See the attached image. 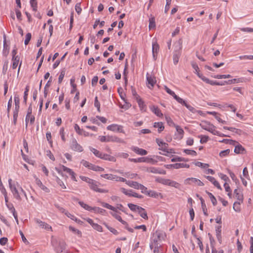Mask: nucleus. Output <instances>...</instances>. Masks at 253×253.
Instances as JSON below:
<instances>
[{"mask_svg":"<svg viewBox=\"0 0 253 253\" xmlns=\"http://www.w3.org/2000/svg\"><path fill=\"white\" fill-rule=\"evenodd\" d=\"M66 248V244L64 241L59 242L58 246L55 248V251L57 253H62L65 251Z\"/></svg>","mask_w":253,"mask_h":253,"instance_id":"f8f14e48","label":"nucleus"},{"mask_svg":"<svg viewBox=\"0 0 253 253\" xmlns=\"http://www.w3.org/2000/svg\"><path fill=\"white\" fill-rule=\"evenodd\" d=\"M121 191L122 192H123L124 194L126 195H127L129 197H132V195L133 194V191L130 189V190H127L124 188H121Z\"/></svg>","mask_w":253,"mask_h":253,"instance_id":"a878e982","label":"nucleus"},{"mask_svg":"<svg viewBox=\"0 0 253 253\" xmlns=\"http://www.w3.org/2000/svg\"><path fill=\"white\" fill-rule=\"evenodd\" d=\"M234 193L235 195L236 198L241 203L243 201V196L242 194L239 193L238 190L236 189L234 191Z\"/></svg>","mask_w":253,"mask_h":253,"instance_id":"473e14b6","label":"nucleus"},{"mask_svg":"<svg viewBox=\"0 0 253 253\" xmlns=\"http://www.w3.org/2000/svg\"><path fill=\"white\" fill-rule=\"evenodd\" d=\"M51 77L50 78L49 80L47 82L44 88V97L45 98L46 97L48 93V91L47 89H46V87H48L50 86V83L51 81Z\"/></svg>","mask_w":253,"mask_h":253,"instance_id":"c03bdc74","label":"nucleus"},{"mask_svg":"<svg viewBox=\"0 0 253 253\" xmlns=\"http://www.w3.org/2000/svg\"><path fill=\"white\" fill-rule=\"evenodd\" d=\"M156 142L158 145L161 147L160 149L162 151H167L168 148V144L164 142L162 140H161L159 139H156Z\"/></svg>","mask_w":253,"mask_h":253,"instance_id":"4468645a","label":"nucleus"},{"mask_svg":"<svg viewBox=\"0 0 253 253\" xmlns=\"http://www.w3.org/2000/svg\"><path fill=\"white\" fill-rule=\"evenodd\" d=\"M65 69L64 68L61 71V72H60V74L59 76V78H58V83L59 84H61L63 81V79L65 76Z\"/></svg>","mask_w":253,"mask_h":253,"instance_id":"4c0bfd02","label":"nucleus"},{"mask_svg":"<svg viewBox=\"0 0 253 253\" xmlns=\"http://www.w3.org/2000/svg\"><path fill=\"white\" fill-rule=\"evenodd\" d=\"M146 80L148 87L149 88H152L156 83L155 78L149 75L148 73H147L146 75Z\"/></svg>","mask_w":253,"mask_h":253,"instance_id":"0eeeda50","label":"nucleus"},{"mask_svg":"<svg viewBox=\"0 0 253 253\" xmlns=\"http://www.w3.org/2000/svg\"><path fill=\"white\" fill-rule=\"evenodd\" d=\"M30 4L33 8V10L35 11H37V2L36 0H30Z\"/></svg>","mask_w":253,"mask_h":253,"instance_id":"09e8293b","label":"nucleus"},{"mask_svg":"<svg viewBox=\"0 0 253 253\" xmlns=\"http://www.w3.org/2000/svg\"><path fill=\"white\" fill-rule=\"evenodd\" d=\"M126 183L129 186L136 189H139V183L136 181L126 180L125 181Z\"/></svg>","mask_w":253,"mask_h":253,"instance_id":"dca6fc26","label":"nucleus"},{"mask_svg":"<svg viewBox=\"0 0 253 253\" xmlns=\"http://www.w3.org/2000/svg\"><path fill=\"white\" fill-rule=\"evenodd\" d=\"M1 193L3 194V195L4 196V200H5V205H6L7 204H9L8 203V197H7V192H6V190H5V189L4 188H3V189H1Z\"/></svg>","mask_w":253,"mask_h":253,"instance_id":"4d7b16f0","label":"nucleus"},{"mask_svg":"<svg viewBox=\"0 0 253 253\" xmlns=\"http://www.w3.org/2000/svg\"><path fill=\"white\" fill-rule=\"evenodd\" d=\"M101 176L108 180H115L116 181L125 182L126 181V179L123 177L117 176L112 174H103L101 175Z\"/></svg>","mask_w":253,"mask_h":253,"instance_id":"7ed1b4c3","label":"nucleus"},{"mask_svg":"<svg viewBox=\"0 0 253 253\" xmlns=\"http://www.w3.org/2000/svg\"><path fill=\"white\" fill-rule=\"evenodd\" d=\"M149 29H151L152 28H154L156 27L155 18L154 17H152L149 19Z\"/></svg>","mask_w":253,"mask_h":253,"instance_id":"79ce46f5","label":"nucleus"},{"mask_svg":"<svg viewBox=\"0 0 253 253\" xmlns=\"http://www.w3.org/2000/svg\"><path fill=\"white\" fill-rule=\"evenodd\" d=\"M127 206L133 211H137L138 210L140 209L142 210L141 209L139 208V206L133 204L129 203L127 204Z\"/></svg>","mask_w":253,"mask_h":253,"instance_id":"c756f323","label":"nucleus"},{"mask_svg":"<svg viewBox=\"0 0 253 253\" xmlns=\"http://www.w3.org/2000/svg\"><path fill=\"white\" fill-rule=\"evenodd\" d=\"M123 175L128 178L132 179L135 178L136 176H137V174L136 173H130L129 172H126L125 173V174H124Z\"/></svg>","mask_w":253,"mask_h":253,"instance_id":"bf43d9fd","label":"nucleus"},{"mask_svg":"<svg viewBox=\"0 0 253 253\" xmlns=\"http://www.w3.org/2000/svg\"><path fill=\"white\" fill-rule=\"evenodd\" d=\"M242 79L241 78H238V79H234L232 80H230L227 81H224V83L226 84H235V83H238L240 82H242Z\"/></svg>","mask_w":253,"mask_h":253,"instance_id":"72a5a7b5","label":"nucleus"},{"mask_svg":"<svg viewBox=\"0 0 253 253\" xmlns=\"http://www.w3.org/2000/svg\"><path fill=\"white\" fill-rule=\"evenodd\" d=\"M180 55V53L177 52V51L176 50L175 52L173 53V63L176 65L178 63L179 61V58Z\"/></svg>","mask_w":253,"mask_h":253,"instance_id":"c85d7f7f","label":"nucleus"},{"mask_svg":"<svg viewBox=\"0 0 253 253\" xmlns=\"http://www.w3.org/2000/svg\"><path fill=\"white\" fill-rule=\"evenodd\" d=\"M104 225L106 227V228L112 233L114 235H118L119 234L118 232L115 229L109 226L107 223H104Z\"/></svg>","mask_w":253,"mask_h":253,"instance_id":"ea45409f","label":"nucleus"},{"mask_svg":"<svg viewBox=\"0 0 253 253\" xmlns=\"http://www.w3.org/2000/svg\"><path fill=\"white\" fill-rule=\"evenodd\" d=\"M131 150L135 153L141 156L146 155L148 154V152L146 150L136 146H132Z\"/></svg>","mask_w":253,"mask_h":253,"instance_id":"1a4fd4ad","label":"nucleus"},{"mask_svg":"<svg viewBox=\"0 0 253 253\" xmlns=\"http://www.w3.org/2000/svg\"><path fill=\"white\" fill-rule=\"evenodd\" d=\"M216 235L217 239V240L219 241L220 243H221L222 242V237H221V226L219 225L216 227Z\"/></svg>","mask_w":253,"mask_h":253,"instance_id":"a211bd4d","label":"nucleus"},{"mask_svg":"<svg viewBox=\"0 0 253 253\" xmlns=\"http://www.w3.org/2000/svg\"><path fill=\"white\" fill-rule=\"evenodd\" d=\"M181 40H179L177 42H176L174 44V52H175V51L177 50V52L180 53V50L182 48V45H181Z\"/></svg>","mask_w":253,"mask_h":253,"instance_id":"412c9836","label":"nucleus"},{"mask_svg":"<svg viewBox=\"0 0 253 253\" xmlns=\"http://www.w3.org/2000/svg\"><path fill=\"white\" fill-rule=\"evenodd\" d=\"M173 98L179 103L185 106L188 109H189L190 106L182 98L175 95Z\"/></svg>","mask_w":253,"mask_h":253,"instance_id":"aec40b11","label":"nucleus"},{"mask_svg":"<svg viewBox=\"0 0 253 253\" xmlns=\"http://www.w3.org/2000/svg\"><path fill=\"white\" fill-rule=\"evenodd\" d=\"M7 208L8 209L9 211L13 214V213L16 212L13 206V204L11 203L7 204L6 205Z\"/></svg>","mask_w":253,"mask_h":253,"instance_id":"680f3d73","label":"nucleus"},{"mask_svg":"<svg viewBox=\"0 0 253 253\" xmlns=\"http://www.w3.org/2000/svg\"><path fill=\"white\" fill-rule=\"evenodd\" d=\"M62 169L63 171L66 172L69 174H70L71 176V178L75 181H77V180L76 178V173L72 170V169L65 167V166H61Z\"/></svg>","mask_w":253,"mask_h":253,"instance_id":"9b49d317","label":"nucleus"},{"mask_svg":"<svg viewBox=\"0 0 253 253\" xmlns=\"http://www.w3.org/2000/svg\"><path fill=\"white\" fill-rule=\"evenodd\" d=\"M3 54L5 56H7L9 53V45L6 44V36L4 35L3 37Z\"/></svg>","mask_w":253,"mask_h":253,"instance_id":"f3484780","label":"nucleus"},{"mask_svg":"<svg viewBox=\"0 0 253 253\" xmlns=\"http://www.w3.org/2000/svg\"><path fill=\"white\" fill-rule=\"evenodd\" d=\"M12 179H8V184H9V186L10 190H11V192L12 193L15 199H16L17 200H18L19 201H21L22 199L21 196H20L21 193L18 191V190L16 188V184L12 183ZM18 183L16 182V185H18Z\"/></svg>","mask_w":253,"mask_h":253,"instance_id":"f257e3e1","label":"nucleus"},{"mask_svg":"<svg viewBox=\"0 0 253 253\" xmlns=\"http://www.w3.org/2000/svg\"><path fill=\"white\" fill-rule=\"evenodd\" d=\"M81 164L85 167L88 168L89 169H90L91 166L92 165V164L84 160L81 161Z\"/></svg>","mask_w":253,"mask_h":253,"instance_id":"69168bd1","label":"nucleus"},{"mask_svg":"<svg viewBox=\"0 0 253 253\" xmlns=\"http://www.w3.org/2000/svg\"><path fill=\"white\" fill-rule=\"evenodd\" d=\"M159 50V45L157 42H153L152 44V53L154 60L157 58V54Z\"/></svg>","mask_w":253,"mask_h":253,"instance_id":"ddd939ff","label":"nucleus"},{"mask_svg":"<svg viewBox=\"0 0 253 253\" xmlns=\"http://www.w3.org/2000/svg\"><path fill=\"white\" fill-rule=\"evenodd\" d=\"M147 171L156 174H165L166 173V171L164 169L155 167H150L147 168Z\"/></svg>","mask_w":253,"mask_h":253,"instance_id":"39448f33","label":"nucleus"},{"mask_svg":"<svg viewBox=\"0 0 253 253\" xmlns=\"http://www.w3.org/2000/svg\"><path fill=\"white\" fill-rule=\"evenodd\" d=\"M168 185L176 188L178 186L179 184L175 181L169 180Z\"/></svg>","mask_w":253,"mask_h":253,"instance_id":"774afa93","label":"nucleus"},{"mask_svg":"<svg viewBox=\"0 0 253 253\" xmlns=\"http://www.w3.org/2000/svg\"><path fill=\"white\" fill-rule=\"evenodd\" d=\"M245 151L244 148L240 144H238L235 146L234 149V152L236 154H243Z\"/></svg>","mask_w":253,"mask_h":253,"instance_id":"5701e85b","label":"nucleus"},{"mask_svg":"<svg viewBox=\"0 0 253 253\" xmlns=\"http://www.w3.org/2000/svg\"><path fill=\"white\" fill-rule=\"evenodd\" d=\"M196 166L201 168L202 169H206L209 167V165L208 164L203 163L200 162H193Z\"/></svg>","mask_w":253,"mask_h":253,"instance_id":"2f4dec72","label":"nucleus"},{"mask_svg":"<svg viewBox=\"0 0 253 253\" xmlns=\"http://www.w3.org/2000/svg\"><path fill=\"white\" fill-rule=\"evenodd\" d=\"M198 76L204 82L210 84L211 80L204 77L202 74L198 73Z\"/></svg>","mask_w":253,"mask_h":253,"instance_id":"de8ad7c7","label":"nucleus"},{"mask_svg":"<svg viewBox=\"0 0 253 253\" xmlns=\"http://www.w3.org/2000/svg\"><path fill=\"white\" fill-rule=\"evenodd\" d=\"M95 230L99 231V232H102V227L97 223H95L93 224V226H92Z\"/></svg>","mask_w":253,"mask_h":253,"instance_id":"0e129e2a","label":"nucleus"},{"mask_svg":"<svg viewBox=\"0 0 253 253\" xmlns=\"http://www.w3.org/2000/svg\"><path fill=\"white\" fill-rule=\"evenodd\" d=\"M108 142H112L120 143H125V141L121 138L118 137L115 135H108Z\"/></svg>","mask_w":253,"mask_h":253,"instance_id":"9d476101","label":"nucleus"},{"mask_svg":"<svg viewBox=\"0 0 253 253\" xmlns=\"http://www.w3.org/2000/svg\"><path fill=\"white\" fill-rule=\"evenodd\" d=\"M35 221L36 222V223L37 224H38V225L40 227H41L43 229H46L47 230L51 229V227L49 225H48L47 223H46L43 221H42L40 219L35 218Z\"/></svg>","mask_w":253,"mask_h":253,"instance_id":"423d86ee","label":"nucleus"},{"mask_svg":"<svg viewBox=\"0 0 253 253\" xmlns=\"http://www.w3.org/2000/svg\"><path fill=\"white\" fill-rule=\"evenodd\" d=\"M137 103L141 110L145 111L146 106L144 102L140 98L137 99Z\"/></svg>","mask_w":253,"mask_h":253,"instance_id":"f704fd0d","label":"nucleus"},{"mask_svg":"<svg viewBox=\"0 0 253 253\" xmlns=\"http://www.w3.org/2000/svg\"><path fill=\"white\" fill-rule=\"evenodd\" d=\"M56 181L58 184L63 189H66V186L64 184L63 182L57 176H56Z\"/></svg>","mask_w":253,"mask_h":253,"instance_id":"864d4df0","label":"nucleus"},{"mask_svg":"<svg viewBox=\"0 0 253 253\" xmlns=\"http://www.w3.org/2000/svg\"><path fill=\"white\" fill-rule=\"evenodd\" d=\"M221 142L225 143L226 144H229L230 145H234L235 143H238L235 140H233L232 139H223L222 140L220 141Z\"/></svg>","mask_w":253,"mask_h":253,"instance_id":"a19ab883","label":"nucleus"},{"mask_svg":"<svg viewBox=\"0 0 253 253\" xmlns=\"http://www.w3.org/2000/svg\"><path fill=\"white\" fill-rule=\"evenodd\" d=\"M191 181L198 186H202L204 185V183L200 180L195 178L191 177Z\"/></svg>","mask_w":253,"mask_h":253,"instance_id":"58836bf2","label":"nucleus"},{"mask_svg":"<svg viewBox=\"0 0 253 253\" xmlns=\"http://www.w3.org/2000/svg\"><path fill=\"white\" fill-rule=\"evenodd\" d=\"M89 149L90 151L91 152H92L96 157L99 158H100V157H101V156H102L101 152H100L97 149H96L92 147H89Z\"/></svg>","mask_w":253,"mask_h":253,"instance_id":"cd10ccee","label":"nucleus"},{"mask_svg":"<svg viewBox=\"0 0 253 253\" xmlns=\"http://www.w3.org/2000/svg\"><path fill=\"white\" fill-rule=\"evenodd\" d=\"M200 126L202 128L209 131L212 134L213 133V131L215 130V126L207 121H202L200 124Z\"/></svg>","mask_w":253,"mask_h":253,"instance_id":"f03ea898","label":"nucleus"},{"mask_svg":"<svg viewBox=\"0 0 253 253\" xmlns=\"http://www.w3.org/2000/svg\"><path fill=\"white\" fill-rule=\"evenodd\" d=\"M228 172H229V174L231 177V178H232V179L235 181V182H236L237 181H238V179L237 178V177H236L235 174L232 172L231 170H228Z\"/></svg>","mask_w":253,"mask_h":253,"instance_id":"338daca9","label":"nucleus"},{"mask_svg":"<svg viewBox=\"0 0 253 253\" xmlns=\"http://www.w3.org/2000/svg\"><path fill=\"white\" fill-rule=\"evenodd\" d=\"M90 169L93 170L95 171H103L104 170L103 168L98 166L94 165L92 164L91 166Z\"/></svg>","mask_w":253,"mask_h":253,"instance_id":"c9c22d12","label":"nucleus"},{"mask_svg":"<svg viewBox=\"0 0 253 253\" xmlns=\"http://www.w3.org/2000/svg\"><path fill=\"white\" fill-rule=\"evenodd\" d=\"M32 104H31L28 107V111H27V114L26 117V127L27 126V117H30L32 115Z\"/></svg>","mask_w":253,"mask_h":253,"instance_id":"49530a36","label":"nucleus"},{"mask_svg":"<svg viewBox=\"0 0 253 253\" xmlns=\"http://www.w3.org/2000/svg\"><path fill=\"white\" fill-rule=\"evenodd\" d=\"M214 78H215V79H227V78H230L231 77V75H229V74H228V75H216V76H214V77H213Z\"/></svg>","mask_w":253,"mask_h":253,"instance_id":"a18cd8bd","label":"nucleus"},{"mask_svg":"<svg viewBox=\"0 0 253 253\" xmlns=\"http://www.w3.org/2000/svg\"><path fill=\"white\" fill-rule=\"evenodd\" d=\"M75 10H76V11L77 12V13L78 14H81V13L82 12V9L81 7V3L80 2H78V3H77L76 4V5H75Z\"/></svg>","mask_w":253,"mask_h":253,"instance_id":"13d9d810","label":"nucleus"},{"mask_svg":"<svg viewBox=\"0 0 253 253\" xmlns=\"http://www.w3.org/2000/svg\"><path fill=\"white\" fill-rule=\"evenodd\" d=\"M19 59L20 57L18 55H17V57L12 58V60L13 61L12 68L13 69H15L17 68Z\"/></svg>","mask_w":253,"mask_h":253,"instance_id":"bb28decb","label":"nucleus"},{"mask_svg":"<svg viewBox=\"0 0 253 253\" xmlns=\"http://www.w3.org/2000/svg\"><path fill=\"white\" fill-rule=\"evenodd\" d=\"M147 195L151 197L156 198L158 197V194L154 191L149 190L147 193Z\"/></svg>","mask_w":253,"mask_h":253,"instance_id":"6e6d98bb","label":"nucleus"},{"mask_svg":"<svg viewBox=\"0 0 253 253\" xmlns=\"http://www.w3.org/2000/svg\"><path fill=\"white\" fill-rule=\"evenodd\" d=\"M139 208L141 209L142 210H141L140 209L138 210L137 212L139 214L140 216L145 219H148L147 214L145 210L141 207H140Z\"/></svg>","mask_w":253,"mask_h":253,"instance_id":"4be33fe9","label":"nucleus"},{"mask_svg":"<svg viewBox=\"0 0 253 253\" xmlns=\"http://www.w3.org/2000/svg\"><path fill=\"white\" fill-rule=\"evenodd\" d=\"M150 108L151 111L158 117H162L163 116V114L162 113L161 110L157 106L153 105L150 106Z\"/></svg>","mask_w":253,"mask_h":253,"instance_id":"2eb2a0df","label":"nucleus"},{"mask_svg":"<svg viewBox=\"0 0 253 253\" xmlns=\"http://www.w3.org/2000/svg\"><path fill=\"white\" fill-rule=\"evenodd\" d=\"M69 229L71 231L73 232L75 234L78 235L79 236H81L82 232L80 230L76 229L75 228L71 226H69Z\"/></svg>","mask_w":253,"mask_h":253,"instance_id":"37998d69","label":"nucleus"},{"mask_svg":"<svg viewBox=\"0 0 253 253\" xmlns=\"http://www.w3.org/2000/svg\"><path fill=\"white\" fill-rule=\"evenodd\" d=\"M230 153V149H228L223 151H222L219 153V156L221 157H224L227 155H228Z\"/></svg>","mask_w":253,"mask_h":253,"instance_id":"052dcab7","label":"nucleus"},{"mask_svg":"<svg viewBox=\"0 0 253 253\" xmlns=\"http://www.w3.org/2000/svg\"><path fill=\"white\" fill-rule=\"evenodd\" d=\"M129 160L130 162H134V163L147 162V163H152L153 164L156 163V161L153 160V159L149 158L148 157H141V158H139L137 159L129 158Z\"/></svg>","mask_w":253,"mask_h":253,"instance_id":"20e7f679","label":"nucleus"},{"mask_svg":"<svg viewBox=\"0 0 253 253\" xmlns=\"http://www.w3.org/2000/svg\"><path fill=\"white\" fill-rule=\"evenodd\" d=\"M98 183V182L92 179V181H91L90 183L89 184L90 188L92 190L96 192V190L98 189L97 184Z\"/></svg>","mask_w":253,"mask_h":253,"instance_id":"393cba45","label":"nucleus"},{"mask_svg":"<svg viewBox=\"0 0 253 253\" xmlns=\"http://www.w3.org/2000/svg\"><path fill=\"white\" fill-rule=\"evenodd\" d=\"M153 126L158 128V130L159 133L162 131L164 129V126L162 122L154 123Z\"/></svg>","mask_w":253,"mask_h":253,"instance_id":"b1692460","label":"nucleus"},{"mask_svg":"<svg viewBox=\"0 0 253 253\" xmlns=\"http://www.w3.org/2000/svg\"><path fill=\"white\" fill-rule=\"evenodd\" d=\"M31 37H32V35H31V33H28L26 34V39L24 41V43L25 45H27L29 43V42L31 39Z\"/></svg>","mask_w":253,"mask_h":253,"instance_id":"e2e57ef3","label":"nucleus"},{"mask_svg":"<svg viewBox=\"0 0 253 253\" xmlns=\"http://www.w3.org/2000/svg\"><path fill=\"white\" fill-rule=\"evenodd\" d=\"M74 129L78 134H79V135L83 134V132L84 130L82 129H81L80 126L77 124L75 125Z\"/></svg>","mask_w":253,"mask_h":253,"instance_id":"603ef678","label":"nucleus"},{"mask_svg":"<svg viewBox=\"0 0 253 253\" xmlns=\"http://www.w3.org/2000/svg\"><path fill=\"white\" fill-rule=\"evenodd\" d=\"M139 189H140L141 190V192L142 193H144L146 195L147 194V193L149 191L147 190V187H146L145 186H144L143 185H142L141 184H139Z\"/></svg>","mask_w":253,"mask_h":253,"instance_id":"8fccbe9b","label":"nucleus"},{"mask_svg":"<svg viewBox=\"0 0 253 253\" xmlns=\"http://www.w3.org/2000/svg\"><path fill=\"white\" fill-rule=\"evenodd\" d=\"M101 157H100V159L105 160H108L110 161L115 162L116 161V159L113 156H111L108 154H101Z\"/></svg>","mask_w":253,"mask_h":253,"instance_id":"6ab92c4d","label":"nucleus"},{"mask_svg":"<svg viewBox=\"0 0 253 253\" xmlns=\"http://www.w3.org/2000/svg\"><path fill=\"white\" fill-rule=\"evenodd\" d=\"M118 127V125L116 124H112L111 125L108 126L107 127V129L109 130H111L113 131H116L117 130V128Z\"/></svg>","mask_w":253,"mask_h":253,"instance_id":"3c124183","label":"nucleus"},{"mask_svg":"<svg viewBox=\"0 0 253 253\" xmlns=\"http://www.w3.org/2000/svg\"><path fill=\"white\" fill-rule=\"evenodd\" d=\"M206 193L208 195L213 205L215 206L217 204V201L215 197L212 195V193L209 192L208 191H206Z\"/></svg>","mask_w":253,"mask_h":253,"instance_id":"7c9ffc66","label":"nucleus"},{"mask_svg":"<svg viewBox=\"0 0 253 253\" xmlns=\"http://www.w3.org/2000/svg\"><path fill=\"white\" fill-rule=\"evenodd\" d=\"M71 148L74 151H78L80 152L83 151V147L78 143L77 140L75 139H73L72 140Z\"/></svg>","mask_w":253,"mask_h":253,"instance_id":"6e6552de","label":"nucleus"},{"mask_svg":"<svg viewBox=\"0 0 253 253\" xmlns=\"http://www.w3.org/2000/svg\"><path fill=\"white\" fill-rule=\"evenodd\" d=\"M11 104H12V96H11L10 99H9L8 102V104H7V113L8 118L9 117V112H10V108L11 107Z\"/></svg>","mask_w":253,"mask_h":253,"instance_id":"5fc2aeb1","label":"nucleus"},{"mask_svg":"<svg viewBox=\"0 0 253 253\" xmlns=\"http://www.w3.org/2000/svg\"><path fill=\"white\" fill-rule=\"evenodd\" d=\"M240 202H241V201H239V202H234V203L233 204V209L236 212H239L241 211Z\"/></svg>","mask_w":253,"mask_h":253,"instance_id":"e433bc0d","label":"nucleus"}]
</instances>
